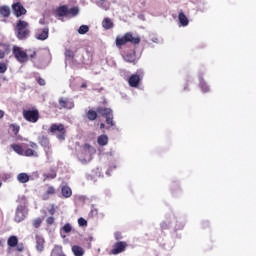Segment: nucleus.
I'll use <instances>...</instances> for the list:
<instances>
[{"mask_svg":"<svg viewBox=\"0 0 256 256\" xmlns=\"http://www.w3.org/2000/svg\"><path fill=\"white\" fill-rule=\"evenodd\" d=\"M115 43L118 49H121V47H123V45H127V43H130L131 45H139V43H141V37L139 34L126 32L123 36H117Z\"/></svg>","mask_w":256,"mask_h":256,"instance_id":"1","label":"nucleus"},{"mask_svg":"<svg viewBox=\"0 0 256 256\" xmlns=\"http://www.w3.org/2000/svg\"><path fill=\"white\" fill-rule=\"evenodd\" d=\"M95 153V148L91 146L90 144H84L81 147V151L78 152L77 157L79 161H81L83 164L89 163L92 159V155Z\"/></svg>","mask_w":256,"mask_h":256,"instance_id":"2","label":"nucleus"},{"mask_svg":"<svg viewBox=\"0 0 256 256\" xmlns=\"http://www.w3.org/2000/svg\"><path fill=\"white\" fill-rule=\"evenodd\" d=\"M29 23L23 20H19L16 25L17 37L20 40L27 39L29 37Z\"/></svg>","mask_w":256,"mask_h":256,"instance_id":"3","label":"nucleus"},{"mask_svg":"<svg viewBox=\"0 0 256 256\" xmlns=\"http://www.w3.org/2000/svg\"><path fill=\"white\" fill-rule=\"evenodd\" d=\"M49 132L53 135H56L59 141H65V135L67 130L65 129V125L63 124H52L50 126Z\"/></svg>","mask_w":256,"mask_h":256,"instance_id":"4","label":"nucleus"},{"mask_svg":"<svg viewBox=\"0 0 256 256\" xmlns=\"http://www.w3.org/2000/svg\"><path fill=\"white\" fill-rule=\"evenodd\" d=\"M12 53L18 63H27L29 61V55H27V50L24 51L23 48L19 46H13Z\"/></svg>","mask_w":256,"mask_h":256,"instance_id":"5","label":"nucleus"},{"mask_svg":"<svg viewBox=\"0 0 256 256\" xmlns=\"http://www.w3.org/2000/svg\"><path fill=\"white\" fill-rule=\"evenodd\" d=\"M38 143L39 145H41V147H43L46 153L47 162L51 163V155L53 152L51 151V144L49 142V138L47 136L41 135L38 137Z\"/></svg>","mask_w":256,"mask_h":256,"instance_id":"6","label":"nucleus"},{"mask_svg":"<svg viewBox=\"0 0 256 256\" xmlns=\"http://www.w3.org/2000/svg\"><path fill=\"white\" fill-rule=\"evenodd\" d=\"M27 215H29V210L27 209V206L25 204H20L16 208L14 221L16 223H21L22 221H25V219H27Z\"/></svg>","mask_w":256,"mask_h":256,"instance_id":"7","label":"nucleus"},{"mask_svg":"<svg viewBox=\"0 0 256 256\" xmlns=\"http://www.w3.org/2000/svg\"><path fill=\"white\" fill-rule=\"evenodd\" d=\"M97 113L102 115V117H105L107 125H110L111 127L115 125V122L113 121V110H111V108L99 107L97 108Z\"/></svg>","mask_w":256,"mask_h":256,"instance_id":"8","label":"nucleus"},{"mask_svg":"<svg viewBox=\"0 0 256 256\" xmlns=\"http://www.w3.org/2000/svg\"><path fill=\"white\" fill-rule=\"evenodd\" d=\"M23 117L29 123H37L39 121V110H24Z\"/></svg>","mask_w":256,"mask_h":256,"instance_id":"9","label":"nucleus"},{"mask_svg":"<svg viewBox=\"0 0 256 256\" xmlns=\"http://www.w3.org/2000/svg\"><path fill=\"white\" fill-rule=\"evenodd\" d=\"M35 37L38 39V41H45L49 39V26L36 29Z\"/></svg>","mask_w":256,"mask_h":256,"instance_id":"10","label":"nucleus"},{"mask_svg":"<svg viewBox=\"0 0 256 256\" xmlns=\"http://www.w3.org/2000/svg\"><path fill=\"white\" fill-rule=\"evenodd\" d=\"M58 103L60 105V109H73V107H75V102L73 99L69 98L61 97L59 98Z\"/></svg>","mask_w":256,"mask_h":256,"instance_id":"11","label":"nucleus"},{"mask_svg":"<svg viewBox=\"0 0 256 256\" xmlns=\"http://www.w3.org/2000/svg\"><path fill=\"white\" fill-rule=\"evenodd\" d=\"M125 249H127V242H116L110 253L111 255H119V253H123Z\"/></svg>","mask_w":256,"mask_h":256,"instance_id":"12","label":"nucleus"},{"mask_svg":"<svg viewBox=\"0 0 256 256\" xmlns=\"http://www.w3.org/2000/svg\"><path fill=\"white\" fill-rule=\"evenodd\" d=\"M12 9L14 11V15H16L17 17H21V15H25L27 13L25 7H23V5H21V3L19 2L13 4Z\"/></svg>","mask_w":256,"mask_h":256,"instance_id":"13","label":"nucleus"},{"mask_svg":"<svg viewBox=\"0 0 256 256\" xmlns=\"http://www.w3.org/2000/svg\"><path fill=\"white\" fill-rule=\"evenodd\" d=\"M35 239H36V251H38L39 253H43L45 249V238H43V236L41 235H36Z\"/></svg>","mask_w":256,"mask_h":256,"instance_id":"14","label":"nucleus"},{"mask_svg":"<svg viewBox=\"0 0 256 256\" xmlns=\"http://www.w3.org/2000/svg\"><path fill=\"white\" fill-rule=\"evenodd\" d=\"M56 15L57 17H68L69 8L67 7V5H62L56 8Z\"/></svg>","mask_w":256,"mask_h":256,"instance_id":"15","label":"nucleus"},{"mask_svg":"<svg viewBox=\"0 0 256 256\" xmlns=\"http://www.w3.org/2000/svg\"><path fill=\"white\" fill-rule=\"evenodd\" d=\"M139 81H141V77L137 74H133L129 77L128 83L130 87H138L139 86Z\"/></svg>","mask_w":256,"mask_h":256,"instance_id":"16","label":"nucleus"},{"mask_svg":"<svg viewBox=\"0 0 256 256\" xmlns=\"http://www.w3.org/2000/svg\"><path fill=\"white\" fill-rule=\"evenodd\" d=\"M11 52L8 44H0V59H5L6 55H9Z\"/></svg>","mask_w":256,"mask_h":256,"instance_id":"17","label":"nucleus"},{"mask_svg":"<svg viewBox=\"0 0 256 256\" xmlns=\"http://www.w3.org/2000/svg\"><path fill=\"white\" fill-rule=\"evenodd\" d=\"M178 21L180 23V27H187V25H189V18H187L183 12L178 14Z\"/></svg>","mask_w":256,"mask_h":256,"instance_id":"18","label":"nucleus"},{"mask_svg":"<svg viewBox=\"0 0 256 256\" xmlns=\"http://www.w3.org/2000/svg\"><path fill=\"white\" fill-rule=\"evenodd\" d=\"M102 27L106 31H109V29H113V27H115V24H113V20H111V18H104L102 21Z\"/></svg>","mask_w":256,"mask_h":256,"instance_id":"19","label":"nucleus"},{"mask_svg":"<svg viewBox=\"0 0 256 256\" xmlns=\"http://www.w3.org/2000/svg\"><path fill=\"white\" fill-rule=\"evenodd\" d=\"M97 5L104 11H109V9H111V2L107 0H97Z\"/></svg>","mask_w":256,"mask_h":256,"instance_id":"20","label":"nucleus"},{"mask_svg":"<svg viewBox=\"0 0 256 256\" xmlns=\"http://www.w3.org/2000/svg\"><path fill=\"white\" fill-rule=\"evenodd\" d=\"M97 143L98 145H100V147H105V145L109 143V137H107V135L105 134H102L98 137Z\"/></svg>","mask_w":256,"mask_h":256,"instance_id":"21","label":"nucleus"},{"mask_svg":"<svg viewBox=\"0 0 256 256\" xmlns=\"http://www.w3.org/2000/svg\"><path fill=\"white\" fill-rule=\"evenodd\" d=\"M50 256H67L63 253V247L56 245L54 249H52Z\"/></svg>","mask_w":256,"mask_h":256,"instance_id":"22","label":"nucleus"},{"mask_svg":"<svg viewBox=\"0 0 256 256\" xmlns=\"http://www.w3.org/2000/svg\"><path fill=\"white\" fill-rule=\"evenodd\" d=\"M61 191H62V195H63V197H65V199H69V197H71V195H73V190H71V187H69V186H63Z\"/></svg>","mask_w":256,"mask_h":256,"instance_id":"23","label":"nucleus"},{"mask_svg":"<svg viewBox=\"0 0 256 256\" xmlns=\"http://www.w3.org/2000/svg\"><path fill=\"white\" fill-rule=\"evenodd\" d=\"M123 59H124V61H126V63H135L137 56H135V52L128 53L123 56Z\"/></svg>","mask_w":256,"mask_h":256,"instance_id":"24","label":"nucleus"},{"mask_svg":"<svg viewBox=\"0 0 256 256\" xmlns=\"http://www.w3.org/2000/svg\"><path fill=\"white\" fill-rule=\"evenodd\" d=\"M49 195H55V187L49 186L46 190V193L42 195V199L47 201V199H49Z\"/></svg>","mask_w":256,"mask_h":256,"instance_id":"25","label":"nucleus"},{"mask_svg":"<svg viewBox=\"0 0 256 256\" xmlns=\"http://www.w3.org/2000/svg\"><path fill=\"white\" fill-rule=\"evenodd\" d=\"M72 252L75 256H83L85 255V250L81 248V246L74 245L72 246Z\"/></svg>","mask_w":256,"mask_h":256,"instance_id":"26","label":"nucleus"},{"mask_svg":"<svg viewBox=\"0 0 256 256\" xmlns=\"http://www.w3.org/2000/svg\"><path fill=\"white\" fill-rule=\"evenodd\" d=\"M10 147L11 149H13L14 152L17 153V155H24L23 146H21L20 144H11Z\"/></svg>","mask_w":256,"mask_h":256,"instance_id":"27","label":"nucleus"},{"mask_svg":"<svg viewBox=\"0 0 256 256\" xmlns=\"http://www.w3.org/2000/svg\"><path fill=\"white\" fill-rule=\"evenodd\" d=\"M0 15L5 18L9 17V15H11V9L9 8V6H1Z\"/></svg>","mask_w":256,"mask_h":256,"instance_id":"28","label":"nucleus"},{"mask_svg":"<svg viewBox=\"0 0 256 256\" xmlns=\"http://www.w3.org/2000/svg\"><path fill=\"white\" fill-rule=\"evenodd\" d=\"M17 180L19 181V183H29V174L27 173L18 174Z\"/></svg>","mask_w":256,"mask_h":256,"instance_id":"29","label":"nucleus"},{"mask_svg":"<svg viewBox=\"0 0 256 256\" xmlns=\"http://www.w3.org/2000/svg\"><path fill=\"white\" fill-rule=\"evenodd\" d=\"M25 157H39V153H37V151L31 149V148H28L24 151V154H23Z\"/></svg>","mask_w":256,"mask_h":256,"instance_id":"30","label":"nucleus"},{"mask_svg":"<svg viewBox=\"0 0 256 256\" xmlns=\"http://www.w3.org/2000/svg\"><path fill=\"white\" fill-rule=\"evenodd\" d=\"M79 15V7L74 6L68 9V17H77Z\"/></svg>","mask_w":256,"mask_h":256,"instance_id":"31","label":"nucleus"},{"mask_svg":"<svg viewBox=\"0 0 256 256\" xmlns=\"http://www.w3.org/2000/svg\"><path fill=\"white\" fill-rule=\"evenodd\" d=\"M7 243L9 247H16L17 243H19V240L17 239V236H11L8 238Z\"/></svg>","mask_w":256,"mask_h":256,"instance_id":"32","label":"nucleus"},{"mask_svg":"<svg viewBox=\"0 0 256 256\" xmlns=\"http://www.w3.org/2000/svg\"><path fill=\"white\" fill-rule=\"evenodd\" d=\"M43 177L44 181L47 179H55V177H57V172H55V170H51L49 173H44Z\"/></svg>","mask_w":256,"mask_h":256,"instance_id":"33","label":"nucleus"},{"mask_svg":"<svg viewBox=\"0 0 256 256\" xmlns=\"http://www.w3.org/2000/svg\"><path fill=\"white\" fill-rule=\"evenodd\" d=\"M86 117L89 119V121H95V119H97V112L89 110L86 114Z\"/></svg>","mask_w":256,"mask_h":256,"instance_id":"34","label":"nucleus"},{"mask_svg":"<svg viewBox=\"0 0 256 256\" xmlns=\"http://www.w3.org/2000/svg\"><path fill=\"white\" fill-rule=\"evenodd\" d=\"M200 89L203 93H208L209 91V86L207 85V83H205V81L203 79L200 78Z\"/></svg>","mask_w":256,"mask_h":256,"instance_id":"35","label":"nucleus"},{"mask_svg":"<svg viewBox=\"0 0 256 256\" xmlns=\"http://www.w3.org/2000/svg\"><path fill=\"white\" fill-rule=\"evenodd\" d=\"M79 35H85L86 33H89V27L87 25H81L78 29Z\"/></svg>","mask_w":256,"mask_h":256,"instance_id":"36","label":"nucleus"},{"mask_svg":"<svg viewBox=\"0 0 256 256\" xmlns=\"http://www.w3.org/2000/svg\"><path fill=\"white\" fill-rule=\"evenodd\" d=\"M42 223H43V219H41V218H36L32 221V225H33V227H35V229H39V227H41Z\"/></svg>","mask_w":256,"mask_h":256,"instance_id":"37","label":"nucleus"},{"mask_svg":"<svg viewBox=\"0 0 256 256\" xmlns=\"http://www.w3.org/2000/svg\"><path fill=\"white\" fill-rule=\"evenodd\" d=\"M65 57H66V61L69 59H73L75 57V52H73L71 49H67L65 51Z\"/></svg>","mask_w":256,"mask_h":256,"instance_id":"38","label":"nucleus"},{"mask_svg":"<svg viewBox=\"0 0 256 256\" xmlns=\"http://www.w3.org/2000/svg\"><path fill=\"white\" fill-rule=\"evenodd\" d=\"M26 53L28 55V59H35V56L37 55V52L35 50H26Z\"/></svg>","mask_w":256,"mask_h":256,"instance_id":"39","label":"nucleus"},{"mask_svg":"<svg viewBox=\"0 0 256 256\" xmlns=\"http://www.w3.org/2000/svg\"><path fill=\"white\" fill-rule=\"evenodd\" d=\"M62 230L64 231V233H71V231H73V227L67 223L62 227Z\"/></svg>","mask_w":256,"mask_h":256,"instance_id":"40","label":"nucleus"},{"mask_svg":"<svg viewBox=\"0 0 256 256\" xmlns=\"http://www.w3.org/2000/svg\"><path fill=\"white\" fill-rule=\"evenodd\" d=\"M10 127L12 128V131H13V133H14L15 135H17V133H19V129H20L19 125H17V124H11Z\"/></svg>","mask_w":256,"mask_h":256,"instance_id":"41","label":"nucleus"},{"mask_svg":"<svg viewBox=\"0 0 256 256\" xmlns=\"http://www.w3.org/2000/svg\"><path fill=\"white\" fill-rule=\"evenodd\" d=\"M78 225L80 227H87V220H85L84 218H79L78 219Z\"/></svg>","mask_w":256,"mask_h":256,"instance_id":"42","label":"nucleus"},{"mask_svg":"<svg viewBox=\"0 0 256 256\" xmlns=\"http://www.w3.org/2000/svg\"><path fill=\"white\" fill-rule=\"evenodd\" d=\"M7 71V64L6 63H3V62H0V73H6Z\"/></svg>","mask_w":256,"mask_h":256,"instance_id":"43","label":"nucleus"},{"mask_svg":"<svg viewBox=\"0 0 256 256\" xmlns=\"http://www.w3.org/2000/svg\"><path fill=\"white\" fill-rule=\"evenodd\" d=\"M47 225H53L55 223V218L53 216H50L46 219Z\"/></svg>","mask_w":256,"mask_h":256,"instance_id":"44","label":"nucleus"},{"mask_svg":"<svg viewBox=\"0 0 256 256\" xmlns=\"http://www.w3.org/2000/svg\"><path fill=\"white\" fill-rule=\"evenodd\" d=\"M38 83L43 87L45 86V79L43 78H38Z\"/></svg>","mask_w":256,"mask_h":256,"instance_id":"45","label":"nucleus"},{"mask_svg":"<svg viewBox=\"0 0 256 256\" xmlns=\"http://www.w3.org/2000/svg\"><path fill=\"white\" fill-rule=\"evenodd\" d=\"M30 147L32 148V149H38V145H37V143H35V142H30Z\"/></svg>","mask_w":256,"mask_h":256,"instance_id":"46","label":"nucleus"},{"mask_svg":"<svg viewBox=\"0 0 256 256\" xmlns=\"http://www.w3.org/2000/svg\"><path fill=\"white\" fill-rule=\"evenodd\" d=\"M5 117V111L0 110V119H3Z\"/></svg>","mask_w":256,"mask_h":256,"instance_id":"47","label":"nucleus"},{"mask_svg":"<svg viewBox=\"0 0 256 256\" xmlns=\"http://www.w3.org/2000/svg\"><path fill=\"white\" fill-rule=\"evenodd\" d=\"M49 213H50V215H55V208H51V209L49 210Z\"/></svg>","mask_w":256,"mask_h":256,"instance_id":"48","label":"nucleus"},{"mask_svg":"<svg viewBox=\"0 0 256 256\" xmlns=\"http://www.w3.org/2000/svg\"><path fill=\"white\" fill-rule=\"evenodd\" d=\"M39 23H40V25H45V19H40Z\"/></svg>","mask_w":256,"mask_h":256,"instance_id":"49","label":"nucleus"},{"mask_svg":"<svg viewBox=\"0 0 256 256\" xmlns=\"http://www.w3.org/2000/svg\"><path fill=\"white\" fill-rule=\"evenodd\" d=\"M153 43H158V39L157 38H152Z\"/></svg>","mask_w":256,"mask_h":256,"instance_id":"50","label":"nucleus"},{"mask_svg":"<svg viewBox=\"0 0 256 256\" xmlns=\"http://www.w3.org/2000/svg\"><path fill=\"white\" fill-rule=\"evenodd\" d=\"M100 129H105V125L103 123L100 124Z\"/></svg>","mask_w":256,"mask_h":256,"instance_id":"51","label":"nucleus"},{"mask_svg":"<svg viewBox=\"0 0 256 256\" xmlns=\"http://www.w3.org/2000/svg\"><path fill=\"white\" fill-rule=\"evenodd\" d=\"M81 87H82V88L87 87V83H83V84L81 85Z\"/></svg>","mask_w":256,"mask_h":256,"instance_id":"52","label":"nucleus"},{"mask_svg":"<svg viewBox=\"0 0 256 256\" xmlns=\"http://www.w3.org/2000/svg\"><path fill=\"white\" fill-rule=\"evenodd\" d=\"M177 229H183V225L182 226H177Z\"/></svg>","mask_w":256,"mask_h":256,"instance_id":"53","label":"nucleus"},{"mask_svg":"<svg viewBox=\"0 0 256 256\" xmlns=\"http://www.w3.org/2000/svg\"><path fill=\"white\" fill-rule=\"evenodd\" d=\"M106 175H111V174L109 173V170L106 172Z\"/></svg>","mask_w":256,"mask_h":256,"instance_id":"54","label":"nucleus"},{"mask_svg":"<svg viewBox=\"0 0 256 256\" xmlns=\"http://www.w3.org/2000/svg\"><path fill=\"white\" fill-rule=\"evenodd\" d=\"M0 245H3V240H0Z\"/></svg>","mask_w":256,"mask_h":256,"instance_id":"55","label":"nucleus"},{"mask_svg":"<svg viewBox=\"0 0 256 256\" xmlns=\"http://www.w3.org/2000/svg\"><path fill=\"white\" fill-rule=\"evenodd\" d=\"M3 185V183L0 182V187Z\"/></svg>","mask_w":256,"mask_h":256,"instance_id":"56","label":"nucleus"}]
</instances>
